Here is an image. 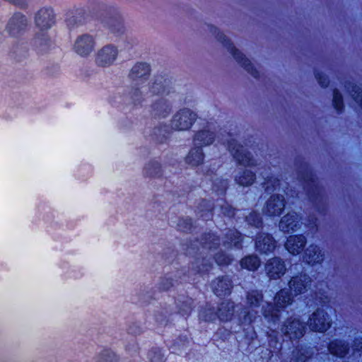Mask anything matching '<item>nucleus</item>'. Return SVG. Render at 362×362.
Wrapping results in <instances>:
<instances>
[{"mask_svg":"<svg viewBox=\"0 0 362 362\" xmlns=\"http://www.w3.org/2000/svg\"><path fill=\"white\" fill-rule=\"evenodd\" d=\"M285 262L280 257H273L265 264V271L272 279H280L286 272Z\"/></svg>","mask_w":362,"mask_h":362,"instance_id":"f3484780","label":"nucleus"},{"mask_svg":"<svg viewBox=\"0 0 362 362\" xmlns=\"http://www.w3.org/2000/svg\"><path fill=\"white\" fill-rule=\"evenodd\" d=\"M308 325L312 331L325 332L331 327L332 320L327 312L317 308L309 317Z\"/></svg>","mask_w":362,"mask_h":362,"instance_id":"f8f14e48","label":"nucleus"},{"mask_svg":"<svg viewBox=\"0 0 362 362\" xmlns=\"http://www.w3.org/2000/svg\"><path fill=\"white\" fill-rule=\"evenodd\" d=\"M172 82L165 75H158L155 77L154 82L150 88L153 94H169L170 86Z\"/></svg>","mask_w":362,"mask_h":362,"instance_id":"a878e982","label":"nucleus"},{"mask_svg":"<svg viewBox=\"0 0 362 362\" xmlns=\"http://www.w3.org/2000/svg\"><path fill=\"white\" fill-rule=\"evenodd\" d=\"M199 317L200 320L213 322L218 319V313H217V308H216L211 303H206L199 312Z\"/></svg>","mask_w":362,"mask_h":362,"instance_id":"f704fd0d","label":"nucleus"},{"mask_svg":"<svg viewBox=\"0 0 362 362\" xmlns=\"http://www.w3.org/2000/svg\"><path fill=\"white\" fill-rule=\"evenodd\" d=\"M144 174L146 177H160L162 175L160 164L156 160L150 161L144 167Z\"/></svg>","mask_w":362,"mask_h":362,"instance_id":"4c0bfd02","label":"nucleus"},{"mask_svg":"<svg viewBox=\"0 0 362 362\" xmlns=\"http://www.w3.org/2000/svg\"><path fill=\"white\" fill-rule=\"evenodd\" d=\"M103 21L114 33L119 34L124 30L122 18L117 12H115L112 16L105 18Z\"/></svg>","mask_w":362,"mask_h":362,"instance_id":"c9c22d12","label":"nucleus"},{"mask_svg":"<svg viewBox=\"0 0 362 362\" xmlns=\"http://www.w3.org/2000/svg\"><path fill=\"white\" fill-rule=\"evenodd\" d=\"M298 215L293 211L283 216L279 222V228L284 233H292L300 227Z\"/></svg>","mask_w":362,"mask_h":362,"instance_id":"412c9836","label":"nucleus"},{"mask_svg":"<svg viewBox=\"0 0 362 362\" xmlns=\"http://www.w3.org/2000/svg\"><path fill=\"white\" fill-rule=\"evenodd\" d=\"M303 261L308 264H320L324 259V254L315 245H310L305 251Z\"/></svg>","mask_w":362,"mask_h":362,"instance_id":"bb28decb","label":"nucleus"},{"mask_svg":"<svg viewBox=\"0 0 362 362\" xmlns=\"http://www.w3.org/2000/svg\"><path fill=\"white\" fill-rule=\"evenodd\" d=\"M127 100L129 99L134 105H139L142 101V93L139 88H132L131 92L127 96Z\"/></svg>","mask_w":362,"mask_h":362,"instance_id":"603ef678","label":"nucleus"},{"mask_svg":"<svg viewBox=\"0 0 362 362\" xmlns=\"http://www.w3.org/2000/svg\"><path fill=\"white\" fill-rule=\"evenodd\" d=\"M314 74L316 80L321 87L326 88L329 86V80L327 76L316 69L315 70Z\"/></svg>","mask_w":362,"mask_h":362,"instance_id":"6e6d98bb","label":"nucleus"},{"mask_svg":"<svg viewBox=\"0 0 362 362\" xmlns=\"http://www.w3.org/2000/svg\"><path fill=\"white\" fill-rule=\"evenodd\" d=\"M214 209V203L212 201L202 199L195 206L194 212L204 221H209L213 218Z\"/></svg>","mask_w":362,"mask_h":362,"instance_id":"393cba45","label":"nucleus"},{"mask_svg":"<svg viewBox=\"0 0 362 362\" xmlns=\"http://www.w3.org/2000/svg\"><path fill=\"white\" fill-rule=\"evenodd\" d=\"M189 343L188 337L186 335H180L171 345L173 352L182 349Z\"/></svg>","mask_w":362,"mask_h":362,"instance_id":"3c124183","label":"nucleus"},{"mask_svg":"<svg viewBox=\"0 0 362 362\" xmlns=\"http://www.w3.org/2000/svg\"><path fill=\"white\" fill-rule=\"evenodd\" d=\"M147 298H156V297H153L151 295H149V293H147L146 294L144 295V296L141 299V304L146 303L148 301Z\"/></svg>","mask_w":362,"mask_h":362,"instance_id":"052dcab7","label":"nucleus"},{"mask_svg":"<svg viewBox=\"0 0 362 362\" xmlns=\"http://www.w3.org/2000/svg\"><path fill=\"white\" fill-rule=\"evenodd\" d=\"M32 45L37 54L47 52L51 46V40L47 32H37L32 40Z\"/></svg>","mask_w":362,"mask_h":362,"instance_id":"4be33fe9","label":"nucleus"},{"mask_svg":"<svg viewBox=\"0 0 362 362\" xmlns=\"http://www.w3.org/2000/svg\"><path fill=\"white\" fill-rule=\"evenodd\" d=\"M199 259H196V262H191V267L188 268L187 272H186L185 268L179 269L176 266L177 262L173 261L172 264L175 271L167 272L165 273L163 276L160 277L158 284V289L160 291H168L171 289L176 288L180 284L188 281L196 280V276L197 274H204L207 272L211 267V261L210 259H202V268L199 266L194 267V264H197Z\"/></svg>","mask_w":362,"mask_h":362,"instance_id":"f03ea898","label":"nucleus"},{"mask_svg":"<svg viewBox=\"0 0 362 362\" xmlns=\"http://www.w3.org/2000/svg\"><path fill=\"white\" fill-rule=\"evenodd\" d=\"M228 187V180L227 179L216 178L213 182L212 189L218 195H224Z\"/></svg>","mask_w":362,"mask_h":362,"instance_id":"79ce46f5","label":"nucleus"},{"mask_svg":"<svg viewBox=\"0 0 362 362\" xmlns=\"http://www.w3.org/2000/svg\"><path fill=\"white\" fill-rule=\"evenodd\" d=\"M150 72V66L147 63L139 62L132 68L129 76L135 82V85H138V81L143 83L148 79Z\"/></svg>","mask_w":362,"mask_h":362,"instance_id":"aec40b11","label":"nucleus"},{"mask_svg":"<svg viewBox=\"0 0 362 362\" xmlns=\"http://www.w3.org/2000/svg\"><path fill=\"white\" fill-rule=\"evenodd\" d=\"M256 180V175L251 170H244L235 177V182L242 186H250Z\"/></svg>","mask_w":362,"mask_h":362,"instance_id":"58836bf2","label":"nucleus"},{"mask_svg":"<svg viewBox=\"0 0 362 362\" xmlns=\"http://www.w3.org/2000/svg\"><path fill=\"white\" fill-rule=\"evenodd\" d=\"M119 54L118 48L110 44L100 48L95 54V62L100 67H109L116 61Z\"/></svg>","mask_w":362,"mask_h":362,"instance_id":"9d476101","label":"nucleus"},{"mask_svg":"<svg viewBox=\"0 0 362 362\" xmlns=\"http://www.w3.org/2000/svg\"><path fill=\"white\" fill-rule=\"evenodd\" d=\"M147 358L150 362H164L165 358L162 350L158 347L151 348L147 354Z\"/></svg>","mask_w":362,"mask_h":362,"instance_id":"49530a36","label":"nucleus"},{"mask_svg":"<svg viewBox=\"0 0 362 362\" xmlns=\"http://www.w3.org/2000/svg\"><path fill=\"white\" fill-rule=\"evenodd\" d=\"M263 293L261 291L251 290L247 293V303L250 307L258 308L263 301Z\"/></svg>","mask_w":362,"mask_h":362,"instance_id":"ea45409f","label":"nucleus"},{"mask_svg":"<svg viewBox=\"0 0 362 362\" xmlns=\"http://www.w3.org/2000/svg\"><path fill=\"white\" fill-rule=\"evenodd\" d=\"M166 317H166L165 315H160V318L158 317V316L156 315V320L160 325H167V322H168Z\"/></svg>","mask_w":362,"mask_h":362,"instance_id":"bf43d9fd","label":"nucleus"},{"mask_svg":"<svg viewBox=\"0 0 362 362\" xmlns=\"http://www.w3.org/2000/svg\"><path fill=\"white\" fill-rule=\"evenodd\" d=\"M117 356L110 349L103 350L98 356L97 362H118Z\"/></svg>","mask_w":362,"mask_h":362,"instance_id":"de8ad7c7","label":"nucleus"},{"mask_svg":"<svg viewBox=\"0 0 362 362\" xmlns=\"http://www.w3.org/2000/svg\"><path fill=\"white\" fill-rule=\"evenodd\" d=\"M296 362H310L314 355V349L305 345H298L293 351Z\"/></svg>","mask_w":362,"mask_h":362,"instance_id":"2f4dec72","label":"nucleus"},{"mask_svg":"<svg viewBox=\"0 0 362 362\" xmlns=\"http://www.w3.org/2000/svg\"><path fill=\"white\" fill-rule=\"evenodd\" d=\"M344 86L347 89V90L350 93L353 99L356 101V103L362 109V90H361V88L356 84L352 83L351 82H346Z\"/></svg>","mask_w":362,"mask_h":362,"instance_id":"a19ab883","label":"nucleus"},{"mask_svg":"<svg viewBox=\"0 0 362 362\" xmlns=\"http://www.w3.org/2000/svg\"><path fill=\"white\" fill-rule=\"evenodd\" d=\"M274 301V303H266L262 313L268 322L276 325L280 321L281 310L293 303V297L289 289L283 288L276 293Z\"/></svg>","mask_w":362,"mask_h":362,"instance_id":"20e7f679","label":"nucleus"},{"mask_svg":"<svg viewBox=\"0 0 362 362\" xmlns=\"http://www.w3.org/2000/svg\"><path fill=\"white\" fill-rule=\"evenodd\" d=\"M332 104L338 114H341L343 112L344 109L343 98L341 93L337 88H334L333 90Z\"/></svg>","mask_w":362,"mask_h":362,"instance_id":"a18cd8bd","label":"nucleus"},{"mask_svg":"<svg viewBox=\"0 0 362 362\" xmlns=\"http://www.w3.org/2000/svg\"><path fill=\"white\" fill-rule=\"evenodd\" d=\"M235 303L231 300L221 303L217 308L218 320L221 322H228L232 320L235 312Z\"/></svg>","mask_w":362,"mask_h":362,"instance_id":"c85d7f7f","label":"nucleus"},{"mask_svg":"<svg viewBox=\"0 0 362 362\" xmlns=\"http://www.w3.org/2000/svg\"><path fill=\"white\" fill-rule=\"evenodd\" d=\"M246 222L256 228H262L263 226L262 218L259 213L252 211L245 217Z\"/></svg>","mask_w":362,"mask_h":362,"instance_id":"37998d69","label":"nucleus"},{"mask_svg":"<svg viewBox=\"0 0 362 362\" xmlns=\"http://www.w3.org/2000/svg\"><path fill=\"white\" fill-rule=\"evenodd\" d=\"M257 316V312L256 311L245 312L244 316L240 319V322L242 325H251L255 322Z\"/></svg>","mask_w":362,"mask_h":362,"instance_id":"5fc2aeb1","label":"nucleus"},{"mask_svg":"<svg viewBox=\"0 0 362 362\" xmlns=\"http://www.w3.org/2000/svg\"><path fill=\"white\" fill-rule=\"evenodd\" d=\"M223 204L221 205V211L224 216L228 218H233L236 213V209L233 207L230 204L226 202L225 200L221 199Z\"/></svg>","mask_w":362,"mask_h":362,"instance_id":"864d4df0","label":"nucleus"},{"mask_svg":"<svg viewBox=\"0 0 362 362\" xmlns=\"http://www.w3.org/2000/svg\"><path fill=\"white\" fill-rule=\"evenodd\" d=\"M133 347L135 348L134 350L136 351L139 348H138V345L137 344H134L133 345Z\"/></svg>","mask_w":362,"mask_h":362,"instance_id":"e2e57ef3","label":"nucleus"},{"mask_svg":"<svg viewBox=\"0 0 362 362\" xmlns=\"http://www.w3.org/2000/svg\"><path fill=\"white\" fill-rule=\"evenodd\" d=\"M228 148L239 165L245 166H254L256 165V161L252 154L235 139L228 141Z\"/></svg>","mask_w":362,"mask_h":362,"instance_id":"1a4fd4ad","label":"nucleus"},{"mask_svg":"<svg viewBox=\"0 0 362 362\" xmlns=\"http://www.w3.org/2000/svg\"><path fill=\"white\" fill-rule=\"evenodd\" d=\"M197 119V114L189 109L184 108L177 112L171 121V126L176 130L189 129Z\"/></svg>","mask_w":362,"mask_h":362,"instance_id":"ddd939ff","label":"nucleus"},{"mask_svg":"<svg viewBox=\"0 0 362 362\" xmlns=\"http://www.w3.org/2000/svg\"><path fill=\"white\" fill-rule=\"evenodd\" d=\"M285 199L283 195L273 194L267 201L264 211L269 216H279L285 208Z\"/></svg>","mask_w":362,"mask_h":362,"instance_id":"dca6fc26","label":"nucleus"},{"mask_svg":"<svg viewBox=\"0 0 362 362\" xmlns=\"http://www.w3.org/2000/svg\"><path fill=\"white\" fill-rule=\"evenodd\" d=\"M28 27V17L21 11H15L8 18L5 31L10 37L19 38L27 32Z\"/></svg>","mask_w":362,"mask_h":362,"instance_id":"6e6552de","label":"nucleus"},{"mask_svg":"<svg viewBox=\"0 0 362 362\" xmlns=\"http://www.w3.org/2000/svg\"><path fill=\"white\" fill-rule=\"evenodd\" d=\"M276 247V241L273 236L268 233H259L256 236L255 248L262 254L272 252Z\"/></svg>","mask_w":362,"mask_h":362,"instance_id":"6ab92c4d","label":"nucleus"},{"mask_svg":"<svg viewBox=\"0 0 362 362\" xmlns=\"http://www.w3.org/2000/svg\"><path fill=\"white\" fill-rule=\"evenodd\" d=\"M233 288V281L228 276H218L211 283L213 292L219 298L230 295Z\"/></svg>","mask_w":362,"mask_h":362,"instance_id":"4468645a","label":"nucleus"},{"mask_svg":"<svg viewBox=\"0 0 362 362\" xmlns=\"http://www.w3.org/2000/svg\"><path fill=\"white\" fill-rule=\"evenodd\" d=\"M272 342H273V341H272V340H271V341H269V345H270V346H271V344H272Z\"/></svg>","mask_w":362,"mask_h":362,"instance_id":"338daca9","label":"nucleus"},{"mask_svg":"<svg viewBox=\"0 0 362 362\" xmlns=\"http://www.w3.org/2000/svg\"><path fill=\"white\" fill-rule=\"evenodd\" d=\"M264 185L265 191L270 193L280 187V180L274 177H267L264 180Z\"/></svg>","mask_w":362,"mask_h":362,"instance_id":"8fccbe9b","label":"nucleus"},{"mask_svg":"<svg viewBox=\"0 0 362 362\" xmlns=\"http://www.w3.org/2000/svg\"><path fill=\"white\" fill-rule=\"evenodd\" d=\"M170 257H175L177 256V252L174 250H171L170 252Z\"/></svg>","mask_w":362,"mask_h":362,"instance_id":"680f3d73","label":"nucleus"},{"mask_svg":"<svg viewBox=\"0 0 362 362\" xmlns=\"http://www.w3.org/2000/svg\"><path fill=\"white\" fill-rule=\"evenodd\" d=\"M126 349H127V351H128L129 352H130V351H131V348L129 347V346H126Z\"/></svg>","mask_w":362,"mask_h":362,"instance_id":"0e129e2a","label":"nucleus"},{"mask_svg":"<svg viewBox=\"0 0 362 362\" xmlns=\"http://www.w3.org/2000/svg\"><path fill=\"white\" fill-rule=\"evenodd\" d=\"M215 139V134L213 132L202 130L196 133L194 138L195 147L192 148L185 160L192 166H198L204 161V154L202 146L211 144Z\"/></svg>","mask_w":362,"mask_h":362,"instance_id":"423d86ee","label":"nucleus"},{"mask_svg":"<svg viewBox=\"0 0 362 362\" xmlns=\"http://www.w3.org/2000/svg\"><path fill=\"white\" fill-rule=\"evenodd\" d=\"M220 237L216 233H213L209 231L208 233H204L201 236V240L195 239L194 240H190L189 243H182V250L185 251V256L191 257L193 260L191 262H196V259H199V262L197 264H194V267L196 268L197 266H199L200 268H202V259H210L211 261V267H213V259L215 260L216 264L219 266H228L233 261L232 255H228L226 252L221 251L217 252L214 258L211 256L208 257V255L203 256L202 252H200V250H216L220 245ZM212 269H211L206 273L204 274H197V275H204L209 273V272Z\"/></svg>","mask_w":362,"mask_h":362,"instance_id":"f257e3e1","label":"nucleus"},{"mask_svg":"<svg viewBox=\"0 0 362 362\" xmlns=\"http://www.w3.org/2000/svg\"><path fill=\"white\" fill-rule=\"evenodd\" d=\"M193 228L194 226L192 218L182 217L179 218L177 223V228L178 230L189 233H192Z\"/></svg>","mask_w":362,"mask_h":362,"instance_id":"c03bdc74","label":"nucleus"},{"mask_svg":"<svg viewBox=\"0 0 362 362\" xmlns=\"http://www.w3.org/2000/svg\"><path fill=\"white\" fill-rule=\"evenodd\" d=\"M261 264L260 259L255 255H249L240 261V265L242 269H247L248 271L255 272L257 271Z\"/></svg>","mask_w":362,"mask_h":362,"instance_id":"e433bc0d","label":"nucleus"},{"mask_svg":"<svg viewBox=\"0 0 362 362\" xmlns=\"http://www.w3.org/2000/svg\"><path fill=\"white\" fill-rule=\"evenodd\" d=\"M243 234L236 228H229L224 234L223 245L226 249H237L241 250L243 248Z\"/></svg>","mask_w":362,"mask_h":362,"instance_id":"a211bd4d","label":"nucleus"},{"mask_svg":"<svg viewBox=\"0 0 362 362\" xmlns=\"http://www.w3.org/2000/svg\"><path fill=\"white\" fill-rule=\"evenodd\" d=\"M311 279L307 274H300V276H293L288 283L290 290L293 291L295 295L303 293L307 287L310 285Z\"/></svg>","mask_w":362,"mask_h":362,"instance_id":"5701e85b","label":"nucleus"},{"mask_svg":"<svg viewBox=\"0 0 362 362\" xmlns=\"http://www.w3.org/2000/svg\"><path fill=\"white\" fill-rule=\"evenodd\" d=\"M171 129L167 124H160L153 129V132L149 135L150 139L156 143H165L170 136Z\"/></svg>","mask_w":362,"mask_h":362,"instance_id":"473e14b6","label":"nucleus"},{"mask_svg":"<svg viewBox=\"0 0 362 362\" xmlns=\"http://www.w3.org/2000/svg\"><path fill=\"white\" fill-rule=\"evenodd\" d=\"M306 325L300 319L294 317H289L280 325V331L282 336L291 341L298 342L306 332Z\"/></svg>","mask_w":362,"mask_h":362,"instance_id":"0eeeda50","label":"nucleus"},{"mask_svg":"<svg viewBox=\"0 0 362 362\" xmlns=\"http://www.w3.org/2000/svg\"><path fill=\"white\" fill-rule=\"evenodd\" d=\"M12 55L17 61H21L28 55V49L23 44H18L12 48Z\"/></svg>","mask_w":362,"mask_h":362,"instance_id":"09e8293b","label":"nucleus"},{"mask_svg":"<svg viewBox=\"0 0 362 362\" xmlns=\"http://www.w3.org/2000/svg\"><path fill=\"white\" fill-rule=\"evenodd\" d=\"M95 45L93 37L88 34L78 36L74 45V51L81 57L88 56L94 49Z\"/></svg>","mask_w":362,"mask_h":362,"instance_id":"2eb2a0df","label":"nucleus"},{"mask_svg":"<svg viewBox=\"0 0 362 362\" xmlns=\"http://www.w3.org/2000/svg\"><path fill=\"white\" fill-rule=\"evenodd\" d=\"M144 332V329L137 322H133L128 325L127 332L132 335H139Z\"/></svg>","mask_w":362,"mask_h":362,"instance_id":"4d7b16f0","label":"nucleus"},{"mask_svg":"<svg viewBox=\"0 0 362 362\" xmlns=\"http://www.w3.org/2000/svg\"><path fill=\"white\" fill-rule=\"evenodd\" d=\"M34 23L40 31L47 32L55 23V13L51 7H42L34 15Z\"/></svg>","mask_w":362,"mask_h":362,"instance_id":"9b49d317","label":"nucleus"},{"mask_svg":"<svg viewBox=\"0 0 362 362\" xmlns=\"http://www.w3.org/2000/svg\"><path fill=\"white\" fill-rule=\"evenodd\" d=\"M352 349L354 354L356 352L360 353L361 356L362 354V337L355 338L352 344Z\"/></svg>","mask_w":362,"mask_h":362,"instance_id":"13d9d810","label":"nucleus"},{"mask_svg":"<svg viewBox=\"0 0 362 362\" xmlns=\"http://www.w3.org/2000/svg\"><path fill=\"white\" fill-rule=\"evenodd\" d=\"M307 240L303 235H290L285 243V247L292 255L300 254L304 249Z\"/></svg>","mask_w":362,"mask_h":362,"instance_id":"b1692460","label":"nucleus"},{"mask_svg":"<svg viewBox=\"0 0 362 362\" xmlns=\"http://www.w3.org/2000/svg\"><path fill=\"white\" fill-rule=\"evenodd\" d=\"M327 349L331 354L344 358L349 354L350 347L349 343L344 340L334 339L329 343Z\"/></svg>","mask_w":362,"mask_h":362,"instance_id":"cd10ccee","label":"nucleus"},{"mask_svg":"<svg viewBox=\"0 0 362 362\" xmlns=\"http://www.w3.org/2000/svg\"><path fill=\"white\" fill-rule=\"evenodd\" d=\"M274 343H275L276 344H279L278 340H277V339H276V340L274 341Z\"/></svg>","mask_w":362,"mask_h":362,"instance_id":"69168bd1","label":"nucleus"},{"mask_svg":"<svg viewBox=\"0 0 362 362\" xmlns=\"http://www.w3.org/2000/svg\"><path fill=\"white\" fill-rule=\"evenodd\" d=\"M175 303L178 309V313L183 317H189L194 308V300L189 296H180Z\"/></svg>","mask_w":362,"mask_h":362,"instance_id":"c756f323","label":"nucleus"},{"mask_svg":"<svg viewBox=\"0 0 362 362\" xmlns=\"http://www.w3.org/2000/svg\"><path fill=\"white\" fill-rule=\"evenodd\" d=\"M297 175L309 200L313 204L322 202L324 190L311 167L303 163L298 169Z\"/></svg>","mask_w":362,"mask_h":362,"instance_id":"7ed1b4c3","label":"nucleus"},{"mask_svg":"<svg viewBox=\"0 0 362 362\" xmlns=\"http://www.w3.org/2000/svg\"><path fill=\"white\" fill-rule=\"evenodd\" d=\"M172 106L164 98H160L152 105V114L155 117H166L169 115Z\"/></svg>","mask_w":362,"mask_h":362,"instance_id":"72a5a7b5","label":"nucleus"},{"mask_svg":"<svg viewBox=\"0 0 362 362\" xmlns=\"http://www.w3.org/2000/svg\"><path fill=\"white\" fill-rule=\"evenodd\" d=\"M85 18V11L83 8H76L69 11L66 15V23L69 29L82 24Z\"/></svg>","mask_w":362,"mask_h":362,"instance_id":"7c9ffc66","label":"nucleus"},{"mask_svg":"<svg viewBox=\"0 0 362 362\" xmlns=\"http://www.w3.org/2000/svg\"><path fill=\"white\" fill-rule=\"evenodd\" d=\"M211 32L216 35V40L220 42L232 54L235 61L244 68L255 78L259 77V73L257 69L251 63L245 55L238 49L232 43V42L223 33H221L217 28L211 27Z\"/></svg>","mask_w":362,"mask_h":362,"instance_id":"39448f33","label":"nucleus"}]
</instances>
